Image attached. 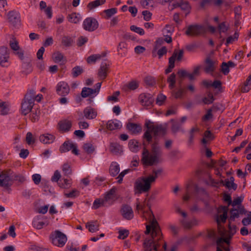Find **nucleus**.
Segmentation results:
<instances>
[{
	"instance_id": "obj_1",
	"label": "nucleus",
	"mask_w": 251,
	"mask_h": 251,
	"mask_svg": "<svg viewBox=\"0 0 251 251\" xmlns=\"http://www.w3.org/2000/svg\"><path fill=\"white\" fill-rule=\"evenodd\" d=\"M136 210L138 212L141 210L143 214L145 212L148 214L149 218H153L151 225L146 226V230L145 231L146 234H149L152 230L151 236L145 239L143 247L144 251H163L167 249V244L162 238V234L156 220L154 219V215L151 209V205L149 202L144 201L143 204H141L139 202L136 203Z\"/></svg>"
},
{
	"instance_id": "obj_2",
	"label": "nucleus",
	"mask_w": 251,
	"mask_h": 251,
	"mask_svg": "<svg viewBox=\"0 0 251 251\" xmlns=\"http://www.w3.org/2000/svg\"><path fill=\"white\" fill-rule=\"evenodd\" d=\"M162 172L163 170L161 168L157 170L153 169V175H150L148 177H142L137 179L134 183L135 193L140 194L148 192L151 188V183L155 181L156 178Z\"/></svg>"
},
{
	"instance_id": "obj_3",
	"label": "nucleus",
	"mask_w": 251,
	"mask_h": 251,
	"mask_svg": "<svg viewBox=\"0 0 251 251\" xmlns=\"http://www.w3.org/2000/svg\"><path fill=\"white\" fill-rule=\"evenodd\" d=\"M147 130L145 132L143 137L148 143H151L152 141L151 133H153L154 136L164 135L166 134V128L161 125H154L150 121L145 124Z\"/></svg>"
},
{
	"instance_id": "obj_4",
	"label": "nucleus",
	"mask_w": 251,
	"mask_h": 251,
	"mask_svg": "<svg viewBox=\"0 0 251 251\" xmlns=\"http://www.w3.org/2000/svg\"><path fill=\"white\" fill-rule=\"evenodd\" d=\"M205 32L206 29L203 25L194 24L187 27L185 34L187 36L196 37L204 34Z\"/></svg>"
},
{
	"instance_id": "obj_5",
	"label": "nucleus",
	"mask_w": 251,
	"mask_h": 251,
	"mask_svg": "<svg viewBox=\"0 0 251 251\" xmlns=\"http://www.w3.org/2000/svg\"><path fill=\"white\" fill-rule=\"evenodd\" d=\"M141 161L144 165L151 166L158 163L159 158L158 156L155 154L150 153L149 151L144 147L142 152Z\"/></svg>"
},
{
	"instance_id": "obj_6",
	"label": "nucleus",
	"mask_w": 251,
	"mask_h": 251,
	"mask_svg": "<svg viewBox=\"0 0 251 251\" xmlns=\"http://www.w3.org/2000/svg\"><path fill=\"white\" fill-rule=\"evenodd\" d=\"M52 243L59 247H63L67 241L66 235L59 230H56L50 235Z\"/></svg>"
},
{
	"instance_id": "obj_7",
	"label": "nucleus",
	"mask_w": 251,
	"mask_h": 251,
	"mask_svg": "<svg viewBox=\"0 0 251 251\" xmlns=\"http://www.w3.org/2000/svg\"><path fill=\"white\" fill-rule=\"evenodd\" d=\"M99 27V23L96 19L93 17H88L83 22L84 29L89 32L96 30Z\"/></svg>"
},
{
	"instance_id": "obj_8",
	"label": "nucleus",
	"mask_w": 251,
	"mask_h": 251,
	"mask_svg": "<svg viewBox=\"0 0 251 251\" xmlns=\"http://www.w3.org/2000/svg\"><path fill=\"white\" fill-rule=\"evenodd\" d=\"M9 52L7 47H0V65L3 67H8L9 64Z\"/></svg>"
},
{
	"instance_id": "obj_9",
	"label": "nucleus",
	"mask_w": 251,
	"mask_h": 251,
	"mask_svg": "<svg viewBox=\"0 0 251 251\" xmlns=\"http://www.w3.org/2000/svg\"><path fill=\"white\" fill-rule=\"evenodd\" d=\"M11 171H0V186L7 188L11 184Z\"/></svg>"
},
{
	"instance_id": "obj_10",
	"label": "nucleus",
	"mask_w": 251,
	"mask_h": 251,
	"mask_svg": "<svg viewBox=\"0 0 251 251\" xmlns=\"http://www.w3.org/2000/svg\"><path fill=\"white\" fill-rule=\"evenodd\" d=\"M7 20L9 23L15 27H19L21 20L19 13L15 11H11L7 14Z\"/></svg>"
},
{
	"instance_id": "obj_11",
	"label": "nucleus",
	"mask_w": 251,
	"mask_h": 251,
	"mask_svg": "<svg viewBox=\"0 0 251 251\" xmlns=\"http://www.w3.org/2000/svg\"><path fill=\"white\" fill-rule=\"evenodd\" d=\"M139 101L143 106L150 107L152 105L154 101V99L151 94L143 93L140 95Z\"/></svg>"
},
{
	"instance_id": "obj_12",
	"label": "nucleus",
	"mask_w": 251,
	"mask_h": 251,
	"mask_svg": "<svg viewBox=\"0 0 251 251\" xmlns=\"http://www.w3.org/2000/svg\"><path fill=\"white\" fill-rule=\"evenodd\" d=\"M34 105L33 100H25L24 98L22 102L21 113L24 115H27L31 111Z\"/></svg>"
},
{
	"instance_id": "obj_13",
	"label": "nucleus",
	"mask_w": 251,
	"mask_h": 251,
	"mask_svg": "<svg viewBox=\"0 0 251 251\" xmlns=\"http://www.w3.org/2000/svg\"><path fill=\"white\" fill-rule=\"evenodd\" d=\"M110 65L106 61H104L101 63L100 69H99L98 75L101 79H104L109 72Z\"/></svg>"
},
{
	"instance_id": "obj_14",
	"label": "nucleus",
	"mask_w": 251,
	"mask_h": 251,
	"mask_svg": "<svg viewBox=\"0 0 251 251\" xmlns=\"http://www.w3.org/2000/svg\"><path fill=\"white\" fill-rule=\"evenodd\" d=\"M70 92V87L68 84L64 81L59 82L56 86L57 94L62 97L67 95Z\"/></svg>"
},
{
	"instance_id": "obj_15",
	"label": "nucleus",
	"mask_w": 251,
	"mask_h": 251,
	"mask_svg": "<svg viewBox=\"0 0 251 251\" xmlns=\"http://www.w3.org/2000/svg\"><path fill=\"white\" fill-rule=\"evenodd\" d=\"M121 213L124 218L127 220H131L134 217V213L131 207L128 205H123L121 209Z\"/></svg>"
},
{
	"instance_id": "obj_16",
	"label": "nucleus",
	"mask_w": 251,
	"mask_h": 251,
	"mask_svg": "<svg viewBox=\"0 0 251 251\" xmlns=\"http://www.w3.org/2000/svg\"><path fill=\"white\" fill-rule=\"evenodd\" d=\"M116 191V189L113 187L106 193L103 199L106 202L112 204L117 199Z\"/></svg>"
},
{
	"instance_id": "obj_17",
	"label": "nucleus",
	"mask_w": 251,
	"mask_h": 251,
	"mask_svg": "<svg viewBox=\"0 0 251 251\" xmlns=\"http://www.w3.org/2000/svg\"><path fill=\"white\" fill-rule=\"evenodd\" d=\"M205 63L204 72L207 74H212L216 69L215 62L211 59L210 57H207Z\"/></svg>"
},
{
	"instance_id": "obj_18",
	"label": "nucleus",
	"mask_w": 251,
	"mask_h": 251,
	"mask_svg": "<svg viewBox=\"0 0 251 251\" xmlns=\"http://www.w3.org/2000/svg\"><path fill=\"white\" fill-rule=\"evenodd\" d=\"M59 131L67 132L70 131L72 126V122L68 120L60 121L58 124Z\"/></svg>"
},
{
	"instance_id": "obj_19",
	"label": "nucleus",
	"mask_w": 251,
	"mask_h": 251,
	"mask_svg": "<svg viewBox=\"0 0 251 251\" xmlns=\"http://www.w3.org/2000/svg\"><path fill=\"white\" fill-rule=\"evenodd\" d=\"M84 116L88 120H92L96 118L97 116V111L90 107H86L83 110Z\"/></svg>"
},
{
	"instance_id": "obj_20",
	"label": "nucleus",
	"mask_w": 251,
	"mask_h": 251,
	"mask_svg": "<svg viewBox=\"0 0 251 251\" xmlns=\"http://www.w3.org/2000/svg\"><path fill=\"white\" fill-rule=\"evenodd\" d=\"M126 128L133 134H137L142 131V127L140 125L133 123H128Z\"/></svg>"
},
{
	"instance_id": "obj_21",
	"label": "nucleus",
	"mask_w": 251,
	"mask_h": 251,
	"mask_svg": "<svg viewBox=\"0 0 251 251\" xmlns=\"http://www.w3.org/2000/svg\"><path fill=\"white\" fill-rule=\"evenodd\" d=\"M81 95L82 98L90 97L93 98L97 95L96 90L89 87H84L81 91Z\"/></svg>"
},
{
	"instance_id": "obj_22",
	"label": "nucleus",
	"mask_w": 251,
	"mask_h": 251,
	"mask_svg": "<svg viewBox=\"0 0 251 251\" xmlns=\"http://www.w3.org/2000/svg\"><path fill=\"white\" fill-rule=\"evenodd\" d=\"M55 138L54 135L47 133L41 135L39 137V140L44 144H50L54 141Z\"/></svg>"
},
{
	"instance_id": "obj_23",
	"label": "nucleus",
	"mask_w": 251,
	"mask_h": 251,
	"mask_svg": "<svg viewBox=\"0 0 251 251\" xmlns=\"http://www.w3.org/2000/svg\"><path fill=\"white\" fill-rule=\"evenodd\" d=\"M220 234L221 236H222V237L218 238L216 241V243L218 246L217 248L219 247V248H220L219 246H222V245L224 243H226L228 244L229 243V240H230L229 238L226 235V231H225V230L220 231Z\"/></svg>"
},
{
	"instance_id": "obj_24",
	"label": "nucleus",
	"mask_w": 251,
	"mask_h": 251,
	"mask_svg": "<svg viewBox=\"0 0 251 251\" xmlns=\"http://www.w3.org/2000/svg\"><path fill=\"white\" fill-rule=\"evenodd\" d=\"M10 104L7 101H3L0 100V114L1 115H6L8 114L10 110Z\"/></svg>"
},
{
	"instance_id": "obj_25",
	"label": "nucleus",
	"mask_w": 251,
	"mask_h": 251,
	"mask_svg": "<svg viewBox=\"0 0 251 251\" xmlns=\"http://www.w3.org/2000/svg\"><path fill=\"white\" fill-rule=\"evenodd\" d=\"M122 147L117 143H111L109 146L110 151L114 155L120 154L122 152Z\"/></svg>"
},
{
	"instance_id": "obj_26",
	"label": "nucleus",
	"mask_w": 251,
	"mask_h": 251,
	"mask_svg": "<svg viewBox=\"0 0 251 251\" xmlns=\"http://www.w3.org/2000/svg\"><path fill=\"white\" fill-rule=\"evenodd\" d=\"M22 70L21 73L27 75L32 71L31 66L29 61H23L22 65Z\"/></svg>"
},
{
	"instance_id": "obj_27",
	"label": "nucleus",
	"mask_w": 251,
	"mask_h": 251,
	"mask_svg": "<svg viewBox=\"0 0 251 251\" xmlns=\"http://www.w3.org/2000/svg\"><path fill=\"white\" fill-rule=\"evenodd\" d=\"M120 172V166L119 164L115 162H112L109 168V173L110 175L115 176H116Z\"/></svg>"
},
{
	"instance_id": "obj_28",
	"label": "nucleus",
	"mask_w": 251,
	"mask_h": 251,
	"mask_svg": "<svg viewBox=\"0 0 251 251\" xmlns=\"http://www.w3.org/2000/svg\"><path fill=\"white\" fill-rule=\"evenodd\" d=\"M74 40L71 37L63 36L61 40V45L64 47H70L72 46Z\"/></svg>"
},
{
	"instance_id": "obj_29",
	"label": "nucleus",
	"mask_w": 251,
	"mask_h": 251,
	"mask_svg": "<svg viewBox=\"0 0 251 251\" xmlns=\"http://www.w3.org/2000/svg\"><path fill=\"white\" fill-rule=\"evenodd\" d=\"M86 228L91 232H95L99 230V224L97 221L88 222L86 224Z\"/></svg>"
},
{
	"instance_id": "obj_30",
	"label": "nucleus",
	"mask_w": 251,
	"mask_h": 251,
	"mask_svg": "<svg viewBox=\"0 0 251 251\" xmlns=\"http://www.w3.org/2000/svg\"><path fill=\"white\" fill-rule=\"evenodd\" d=\"M121 126L120 123L117 121L110 120L108 121L106 124L107 128L110 130L119 129Z\"/></svg>"
},
{
	"instance_id": "obj_31",
	"label": "nucleus",
	"mask_w": 251,
	"mask_h": 251,
	"mask_svg": "<svg viewBox=\"0 0 251 251\" xmlns=\"http://www.w3.org/2000/svg\"><path fill=\"white\" fill-rule=\"evenodd\" d=\"M106 53L105 52L102 53L101 54H93L89 56L87 59L88 63H95L96 61L100 59L102 57H105Z\"/></svg>"
},
{
	"instance_id": "obj_32",
	"label": "nucleus",
	"mask_w": 251,
	"mask_h": 251,
	"mask_svg": "<svg viewBox=\"0 0 251 251\" xmlns=\"http://www.w3.org/2000/svg\"><path fill=\"white\" fill-rule=\"evenodd\" d=\"M75 143L69 141L65 142L60 147L59 151L61 153L67 152L72 150Z\"/></svg>"
},
{
	"instance_id": "obj_33",
	"label": "nucleus",
	"mask_w": 251,
	"mask_h": 251,
	"mask_svg": "<svg viewBox=\"0 0 251 251\" xmlns=\"http://www.w3.org/2000/svg\"><path fill=\"white\" fill-rule=\"evenodd\" d=\"M228 208L227 206H221L219 208V212H223V214L220 215L221 221L223 223H225L227 218V212Z\"/></svg>"
},
{
	"instance_id": "obj_34",
	"label": "nucleus",
	"mask_w": 251,
	"mask_h": 251,
	"mask_svg": "<svg viewBox=\"0 0 251 251\" xmlns=\"http://www.w3.org/2000/svg\"><path fill=\"white\" fill-rule=\"evenodd\" d=\"M105 2V0H95L89 2L87 5L88 8L92 10L100 5L103 4Z\"/></svg>"
},
{
	"instance_id": "obj_35",
	"label": "nucleus",
	"mask_w": 251,
	"mask_h": 251,
	"mask_svg": "<svg viewBox=\"0 0 251 251\" xmlns=\"http://www.w3.org/2000/svg\"><path fill=\"white\" fill-rule=\"evenodd\" d=\"M105 203L104 199H97L94 201L92 208L93 209H97L100 207L105 206Z\"/></svg>"
},
{
	"instance_id": "obj_36",
	"label": "nucleus",
	"mask_w": 251,
	"mask_h": 251,
	"mask_svg": "<svg viewBox=\"0 0 251 251\" xmlns=\"http://www.w3.org/2000/svg\"><path fill=\"white\" fill-rule=\"evenodd\" d=\"M180 222L184 228L190 229L194 226L195 220L188 221L182 219L180 221Z\"/></svg>"
},
{
	"instance_id": "obj_37",
	"label": "nucleus",
	"mask_w": 251,
	"mask_h": 251,
	"mask_svg": "<svg viewBox=\"0 0 251 251\" xmlns=\"http://www.w3.org/2000/svg\"><path fill=\"white\" fill-rule=\"evenodd\" d=\"M128 147L132 152H137L138 151V142L136 140H130L128 143Z\"/></svg>"
},
{
	"instance_id": "obj_38",
	"label": "nucleus",
	"mask_w": 251,
	"mask_h": 251,
	"mask_svg": "<svg viewBox=\"0 0 251 251\" xmlns=\"http://www.w3.org/2000/svg\"><path fill=\"white\" fill-rule=\"evenodd\" d=\"M176 75L174 73H172L167 78V82L169 83V87L170 89H173L176 82Z\"/></svg>"
},
{
	"instance_id": "obj_39",
	"label": "nucleus",
	"mask_w": 251,
	"mask_h": 251,
	"mask_svg": "<svg viewBox=\"0 0 251 251\" xmlns=\"http://www.w3.org/2000/svg\"><path fill=\"white\" fill-rule=\"evenodd\" d=\"M103 12L105 14V18L108 19L117 13V9L116 8H112L104 10Z\"/></svg>"
},
{
	"instance_id": "obj_40",
	"label": "nucleus",
	"mask_w": 251,
	"mask_h": 251,
	"mask_svg": "<svg viewBox=\"0 0 251 251\" xmlns=\"http://www.w3.org/2000/svg\"><path fill=\"white\" fill-rule=\"evenodd\" d=\"M151 151L152 154H155L157 156L160 153V148L158 146V141H155L151 145Z\"/></svg>"
},
{
	"instance_id": "obj_41",
	"label": "nucleus",
	"mask_w": 251,
	"mask_h": 251,
	"mask_svg": "<svg viewBox=\"0 0 251 251\" xmlns=\"http://www.w3.org/2000/svg\"><path fill=\"white\" fill-rule=\"evenodd\" d=\"M64 195L66 198L75 199L79 196L80 192L76 189H74L69 193H64Z\"/></svg>"
},
{
	"instance_id": "obj_42",
	"label": "nucleus",
	"mask_w": 251,
	"mask_h": 251,
	"mask_svg": "<svg viewBox=\"0 0 251 251\" xmlns=\"http://www.w3.org/2000/svg\"><path fill=\"white\" fill-rule=\"evenodd\" d=\"M83 68L79 66L74 67L72 70V74L74 77H76L83 72Z\"/></svg>"
},
{
	"instance_id": "obj_43",
	"label": "nucleus",
	"mask_w": 251,
	"mask_h": 251,
	"mask_svg": "<svg viewBox=\"0 0 251 251\" xmlns=\"http://www.w3.org/2000/svg\"><path fill=\"white\" fill-rule=\"evenodd\" d=\"M78 16V14H76V13H72L68 15L67 18L70 22L76 24L79 21V18Z\"/></svg>"
},
{
	"instance_id": "obj_44",
	"label": "nucleus",
	"mask_w": 251,
	"mask_h": 251,
	"mask_svg": "<svg viewBox=\"0 0 251 251\" xmlns=\"http://www.w3.org/2000/svg\"><path fill=\"white\" fill-rule=\"evenodd\" d=\"M228 233L227 234L226 233V236H227L229 239L232 237L233 235L236 232L237 227L235 225L231 226L230 224H228Z\"/></svg>"
},
{
	"instance_id": "obj_45",
	"label": "nucleus",
	"mask_w": 251,
	"mask_h": 251,
	"mask_svg": "<svg viewBox=\"0 0 251 251\" xmlns=\"http://www.w3.org/2000/svg\"><path fill=\"white\" fill-rule=\"evenodd\" d=\"M36 92L35 91L32 89L29 90L26 95L25 96V100H33L35 101V97H36Z\"/></svg>"
},
{
	"instance_id": "obj_46",
	"label": "nucleus",
	"mask_w": 251,
	"mask_h": 251,
	"mask_svg": "<svg viewBox=\"0 0 251 251\" xmlns=\"http://www.w3.org/2000/svg\"><path fill=\"white\" fill-rule=\"evenodd\" d=\"M208 97H204L202 99V102L205 104H209L213 103L214 100L213 94L211 92H208Z\"/></svg>"
},
{
	"instance_id": "obj_47",
	"label": "nucleus",
	"mask_w": 251,
	"mask_h": 251,
	"mask_svg": "<svg viewBox=\"0 0 251 251\" xmlns=\"http://www.w3.org/2000/svg\"><path fill=\"white\" fill-rule=\"evenodd\" d=\"M184 92V89L180 88L177 91L173 90L172 92V95L176 99H180L182 97Z\"/></svg>"
},
{
	"instance_id": "obj_48",
	"label": "nucleus",
	"mask_w": 251,
	"mask_h": 251,
	"mask_svg": "<svg viewBox=\"0 0 251 251\" xmlns=\"http://www.w3.org/2000/svg\"><path fill=\"white\" fill-rule=\"evenodd\" d=\"M63 182H61V180L60 182H58L59 186L62 188L64 189H68L71 186V180L68 179H63Z\"/></svg>"
},
{
	"instance_id": "obj_49",
	"label": "nucleus",
	"mask_w": 251,
	"mask_h": 251,
	"mask_svg": "<svg viewBox=\"0 0 251 251\" xmlns=\"http://www.w3.org/2000/svg\"><path fill=\"white\" fill-rule=\"evenodd\" d=\"M172 121L173 122V124L171 127L172 131L174 133H176L180 131L181 130L182 124L178 122L174 121L173 120Z\"/></svg>"
},
{
	"instance_id": "obj_50",
	"label": "nucleus",
	"mask_w": 251,
	"mask_h": 251,
	"mask_svg": "<svg viewBox=\"0 0 251 251\" xmlns=\"http://www.w3.org/2000/svg\"><path fill=\"white\" fill-rule=\"evenodd\" d=\"M83 149L88 154L92 153L95 150L94 147L91 143L84 144L83 146Z\"/></svg>"
},
{
	"instance_id": "obj_51",
	"label": "nucleus",
	"mask_w": 251,
	"mask_h": 251,
	"mask_svg": "<svg viewBox=\"0 0 251 251\" xmlns=\"http://www.w3.org/2000/svg\"><path fill=\"white\" fill-rule=\"evenodd\" d=\"M200 131V129L196 126L192 127L189 132V141L190 142H192L194 138L195 134L198 133Z\"/></svg>"
},
{
	"instance_id": "obj_52",
	"label": "nucleus",
	"mask_w": 251,
	"mask_h": 251,
	"mask_svg": "<svg viewBox=\"0 0 251 251\" xmlns=\"http://www.w3.org/2000/svg\"><path fill=\"white\" fill-rule=\"evenodd\" d=\"M63 58V54L59 51L55 52L53 55V59L55 63H59L61 62Z\"/></svg>"
},
{
	"instance_id": "obj_53",
	"label": "nucleus",
	"mask_w": 251,
	"mask_h": 251,
	"mask_svg": "<svg viewBox=\"0 0 251 251\" xmlns=\"http://www.w3.org/2000/svg\"><path fill=\"white\" fill-rule=\"evenodd\" d=\"M62 171L65 176H68L72 174V170L70 165L68 163H65L62 166Z\"/></svg>"
},
{
	"instance_id": "obj_54",
	"label": "nucleus",
	"mask_w": 251,
	"mask_h": 251,
	"mask_svg": "<svg viewBox=\"0 0 251 251\" xmlns=\"http://www.w3.org/2000/svg\"><path fill=\"white\" fill-rule=\"evenodd\" d=\"M230 216L229 219L230 221H233L235 218H238L239 216L238 211L236 208L231 209L230 211Z\"/></svg>"
},
{
	"instance_id": "obj_55",
	"label": "nucleus",
	"mask_w": 251,
	"mask_h": 251,
	"mask_svg": "<svg viewBox=\"0 0 251 251\" xmlns=\"http://www.w3.org/2000/svg\"><path fill=\"white\" fill-rule=\"evenodd\" d=\"M40 115V110H36L35 112H33V113L30 115V120L33 122H35L38 121L39 119V116Z\"/></svg>"
},
{
	"instance_id": "obj_56",
	"label": "nucleus",
	"mask_w": 251,
	"mask_h": 251,
	"mask_svg": "<svg viewBox=\"0 0 251 251\" xmlns=\"http://www.w3.org/2000/svg\"><path fill=\"white\" fill-rule=\"evenodd\" d=\"M177 56V50H175L173 55L169 58V66L175 67V62Z\"/></svg>"
},
{
	"instance_id": "obj_57",
	"label": "nucleus",
	"mask_w": 251,
	"mask_h": 251,
	"mask_svg": "<svg viewBox=\"0 0 251 251\" xmlns=\"http://www.w3.org/2000/svg\"><path fill=\"white\" fill-rule=\"evenodd\" d=\"M145 82L149 86H153L155 84V80L154 77L148 76L145 78Z\"/></svg>"
},
{
	"instance_id": "obj_58",
	"label": "nucleus",
	"mask_w": 251,
	"mask_h": 251,
	"mask_svg": "<svg viewBox=\"0 0 251 251\" xmlns=\"http://www.w3.org/2000/svg\"><path fill=\"white\" fill-rule=\"evenodd\" d=\"M166 99V97L162 94H159L156 98V103L159 105L163 104Z\"/></svg>"
},
{
	"instance_id": "obj_59",
	"label": "nucleus",
	"mask_w": 251,
	"mask_h": 251,
	"mask_svg": "<svg viewBox=\"0 0 251 251\" xmlns=\"http://www.w3.org/2000/svg\"><path fill=\"white\" fill-rule=\"evenodd\" d=\"M130 30L139 34L141 35H143L145 34L144 30L143 28L137 27L135 25H131L130 27Z\"/></svg>"
},
{
	"instance_id": "obj_60",
	"label": "nucleus",
	"mask_w": 251,
	"mask_h": 251,
	"mask_svg": "<svg viewBox=\"0 0 251 251\" xmlns=\"http://www.w3.org/2000/svg\"><path fill=\"white\" fill-rule=\"evenodd\" d=\"M26 141L28 145H31L35 143V139L33 138L32 133L28 132L26 135Z\"/></svg>"
},
{
	"instance_id": "obj_61",
	"label": "nucleus",
	"mask_w": 251,
	"mask_h": 251,
	"mask_svg": "<svg viewBox=\"0 0 251 251\" xmlns=\"http://www.w3.org/2000/svg\"><path fill=\"white\" fill-rule=\"evenodd\" d=\"M129 234V231L126 229L121 230L119 231L118 238L121 239H125L128 236Z\"/></svg>"
},
{
	"instance_id": "obj_62",
	"label": "nucleus",
	"mask_w": 251,
	"mask_h": 251,
	"mask_svg": "<svg viewBox=\"0 0 251 251\" xmlns=\"http://www.w3.org/2000/svg\"><path fill=\"white\" fill-rule=\"evenodd\" d=\"M9 45L11 49L14 51L18 50V49L20 48V47L18 45V42L14 39H13L12 41H10Z\"/></svg>"
},
{
	"instance_id": "obj_63",
	"label": "nucleus",
	"mask_w": 251,
	"mask_h": 251,
	"mask_svg": "<svg viewBox=\"0 0 251 251\" xmlns=\"http://www.w3.org/2000/svg\"><path fill=\"white\" fill-rule=\"evenodd\" d=\"M44 225L45 223L42 221H34L32 222L33 226L38 229L42 228Z\"/></svg>"
},
{
	"instance_id": "obj_64",
	"label": "nucleus",
	"mask_w": 251,
	"mask_h": 251,
	"mask_svg": "<svg viewBox=\"0 0 251 251\" xmlns=\"http://www.w3.org/2000/svg\"><path fill=\"white\" fill-rule=\"evenodd\" d=\"M212 111V110L211 109H209L207 111L206 114L202 118L203 121H207L212 118L213 115Z\"/></svg>"
}]
</instances>
